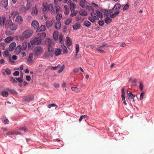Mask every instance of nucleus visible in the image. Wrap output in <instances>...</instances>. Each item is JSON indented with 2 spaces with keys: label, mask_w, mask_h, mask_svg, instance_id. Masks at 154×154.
Returning <instances> with one entry per match:
<instances>
[{
  "label": "nucleus",
  "mask_w": 154,
  "mask_h": 154,
  "mask_svg": "<svg viewBox=\"0 0 154 154\" xmlns=\"http://www.w3.org/2000/svg\"><path fill=\"white\" fill-rule=\"evenodd\" d=\"M31 25L35 29H37L39 27V23L38 22L35 20L32 21V23Z\"/></svg>",
  "instance_id": "10"
},
{
  "label": "nucleus",
  "mask_w": 154,
  "mask_h": 154,
  "mask_svg": "<svg viewBox=\"0 0 154 154\" xmlns=\"http://www.w3.org/2000/svg\"><path fill=\"white\" fill-rule=\"evenodd\" d=\"M10 80L11 82H12L14 84H16L17 83V82L15 79L13 77L11 76L10 78Z\"/></svg>",
  "instance_id": "40"
},
{
  "label": "nucleus",
  "mask_w": 154,
  "mask_h": 154,
  "mask_svg": "<svg viewBox=\"0 0 154 154\" xmlns=\"http://www.w3.org/2000/svg\"><path fill=\"white\" fill-rule=\"evenodd\" d=\"M19 129L22 131H24L25 132H27L28 131L27 128L26 127H20L19 128Z\"/></svg>",
  "instance_id": "43"
},
{
  "label": "nucleus",
  "mask_w": 154,
  "mask_h": 154,
  "mask_svg": "<svg viewBox=\"0 0 154 154\" xmlns=\"http://www.w3.org/2000/svg\"><path fill=\"white\" fill-rule=\"evenodd\" d=\"M27 46V42H24L22 44V46H21V49L22 50H25Z\"/></svg>",
  "instance_id": "17"
},
{
  "label": "nucleus",
  "mask_w": 154,
  "mask_h": 154,
  "mask_svg": "<svg viewBox=\"0 0 154 154\" xmlns=\"http://www.w3.org/2000/svg\"><path fill=\"white\" fill-rule=\"evenodd\" d=\"M9 91L13 95H17V92L13 89H10L9 90Z\"/></svg>",
  "instance_id": "54"
},
{
  "label": "nucleus",
  "mask_w": 154,
  "mask_h": 154,
  "mask_svg": "<svg viewBox=\"0 0 154 154\" xmlns=\"http://www.w3.org/2000/svg\"><path fill=\"white\" fill-rule=\"evenodd\" d=\"M137 79H133L132 82L133 86H136L137 85Z\"/></svg>",
  "instance_id": "48"
},
{
  "label": "nucleus",
  "mask_w": 154,
  "mask_h": 154,
  "mask_svg": "<svg viewBox=\"0 0 154 154\" xmlns=\"http://www.w3.org/2000/svg\"><path fill=\"white\" fill-rule=\"evenodd\" d=\"M66 45L70 46L72 45V40L69 37H67L66 38Z\"/></svg>",
  "instance_id": "16"
},
{
  "label": "nucleus",
  "mask_w": 154,
  "mask_h": 154,
  "mask_svg": "<svg viewBox=\"0 0 154 154\" xmlns=\"http://www.w3.org/2000/svg\"><path fill=\"white\" fill-rule=\"evenodd\" d=\"M58 33L57 31L54 32L53 33V37L56 40H57L58 39Z\"/></svg>",
  "instance_id": "33"
},
{
  "label": "nucleus",
  "mask_w": 154,
  "mask_h": 154,
  "mask_svg": "<svg viewBox=\"0 0 154 154\" xmlns=\"http://www.w3.org/2000/svg\"><path fill=\"white\" fill-rule=\"evenodd\" d=\"M73 11V12H71V13L70 14V17H74L76 16L77 14V13L76 11Z\"/></svg>",
  "instance_id": "53"
},
{
  "label": "nucleus",
  "mask_w": 154,
  "mask_h": 154,
  "mask_svg": "<svg viewBox=\"0 0 154 154\" xmlns=\"http://www.w3.org/2000/svg\"><path fill=\"white\" fill-rule=\"evenodd\" d=\"M96 12L97 13V17L102 18L103 17V15L102 14V13L98 10H97L96 11Z\"/></svg>",
  "instance_id": "22"
},
{
  "label": "nucleus",
  "mask_w": 154,
  "mask_h": 154,
  "mask_svg": "<svg viewBox=\"0 0 154 154\" xmlns=\"http://www.w3.org/2000/svg\"><path fill=\"white\" fill-rule=\"evenodd\" d=\"M63 36L62 35H60L59 38V42L61 43L62 44L63 43Z\"/></svg>",
  "instance_id": "44"
},
{
  "label": "nucleus",
  "mask_w": 154,
  "mask_h": 154,
  "mask_svg": "<svg viewBox=\"0 0 154 154\" xmlns=\"http://www.w3.org/2000/svg\"><path fill=\"white\" fill-rule=\"evenodd\" d=\"M5 71L7 75H9L11 74V70L8 68L5 69Z\"/></svg>",
  "instance_id": "52"
},
{
  "label": "nucleus",
  "mask_w": 154,
  "mask_h": 154,
  "mask_svg": "<svg viewBox=\"0 0 154 154\" xmlns=\"http://www.w3.org/2000/svg\"><path fill=\"white\" fill-rule=\"evenodd\" d=\"M59 7L58 6H56L55 7V9H56L55 11H54V13L55 12L56 14L58 12H59L60 9L59 8Z\"/></svg>",
  "instance_id": "63"
},
{
  "label": "nucleus",
  "mask_w": 154,
  "mask_h": 154,
  "mask_svg": "<svg viewBox=\"0 0 154 154\" xmlns=\"http://www.w3.org/2000/svg\"><path fill=\"white\" fill-rule=\"evenodd\" d=\"M129 8V6L128 3H127L124 6L123 8V10L124 11H125L128 9Z\"/></svg>",
  "instance_id": "50"
},
{
  "label": "nucleus",
  "mask_w": 154,
  "mask_h": 154,
  "mask_svg": "<svg viewBox=\"0 0 154 154\" xmlns=\"http://www.w3.org/2000/svg\"><path fill=\"white\" fill-rule=\"evenodd\" d=\"M79 14L81 16H86L88 15V14L84 10L82 12H80Z\"/></svg>",
  "instance_id": "37"
},
{
  "label": "nucleus",
  "mask_w": 154,
  "mask_h": 154,
  "mask_svg": "<svg viewBox=\"0 0 154 154\" xmlns=\"http://www.w3.org/2000/svg\"><path fill=\"white\" fill-rule=\"evenodd\" d=\"M76 7V5L73 3L70 6V10L71 12L74 11Z\"/></svg>",
  "instance_id": "36"
},
{
  "label": "nucleus",
  "mask_w": 154,
  "mask_h": 154,
  "mask_svg": "<svg viewBox=\"0 0 154 154\" xmlns=\"http://www.w3.org/2000/svg\"><path fill=\"white\" fill-rule=\"evenodd\" d=\"M71 19H67L65 23L66 25H68L71 23Z\"/></svg>",
  "instance_id": "62"
},
{
  "label": "nucleus",
  "mask_w": 154,
  "mask_h": 154,
  "mask_svg": "<svg viewBox=\"0 0 154 154\" xmlns=\"http://www.w3.org/2000/svg\"><path fill=\"white\" fill-rule=\"evenodd\" d=\"M47 107H48V108H50V109L52 107H55V109H56V108L57 107V106L56 104H55L54 103H52V104H50L48 105L47 106Z\"/></svg>",
  "instance_id": "45"
},
{
  "label": "nucleus",
  "mask_w": 154,
  "mask_h": 154,
  "mask_svg": "<svg viewBox=\"0 0 154 154\" xmlns=\"http://www.w3.org/2000/svg\"><path fill=\"white\" fill-rule=\"evenodd\" d=\"M34 100V97L33 95H30L24 97L22 100V103H29Z\"/></svg>",
  "instance_id": "4"
},
{
  "label": "nucleus",
  "mask_w": 154,
  "mask_h": 154,
  "mask_svg": "<svg viewBox=\"0 0 154 154\" xmlns=\"http://www.w3.org/2000/svg\"><path fill=\"white\" fill-rule=\"evenodd\" d=\"M116 10H119L121 8V5L119 4H117L115 6Z\"/></svg>",
  "instance_id": "49"
},
{
  "label": "nucleus",
  "mask_w": 154,
  "mask_h": 154,
  "mask_svg": "<svg viewBox=\"0 0 154 154\" xmlns=\"http://www.w3.org/2000/svg\"><path fill=\"white\" fill-rule=\"evenodd\" d=\"M61 26L60 22H58L56 23L55 24V27L56 29H60Z\"/></svg>",
  "instance_id": "27"
},
{
  "label": "nucleus",
  "mask_w": 154,
  "mask_h": 154,
  "mask_svg": "<svg viewBox=\"0 0 154 154\" xmlns=\"http://www.w3.org/2000/svg\"><path fill=\"white\" fill-rule=\"evenodd\" d=\"M128 98V99L133 102H135V100H134V97H135L134 94L131 92L129 93L127 92Z\"/></svg>",
  "instance_id": "8"
},
{
  "label": "nucleus",
  "mask_w": 154,
  "mask_h": 154,
  "mask_svg": "<svg viewBox=\"0 0 154 154\" xmlns=\"http://www.w3.org/2000/svg\"><path fill=\"white\" fill-rule=\"evenodd\" d=\"M48 10L51 12L53 13L54 11L53 5L52 4H50L48 5Z\"/></svg>",
  "instance_id": "18"
},
{
  "label": "nucleus",
  "mask_w": 154,
  "mask_h": 154,
  "mask_svg": "<svg viewBox=\"0 0 154 154\" xmlns=\"http://www.w3.org/2000/svg\"><path fill=\"white\" fill-rule=\"evenodd\" d=\"M61 53V50L58 48H57L56 50L54 52L55 55L57 56L60 55Z\"/></svg>",
  "instance_id": "29"
},
{
  "label": "nucleus",
  "mask_w": 154,
  "mask_h": 154,
  "mask_svg": "<svg viewBox=\"0 0 154 154\" xmlns=\"http://www.w3.org/2000/svg\"><path fill=\"white\" fill-rule=\"evenodd\" d=\"M97 50L101 53L104 54L105 53V51L103 50H102L100 49H97Z\"/></svg>",
  "instance_id": "64"
},
{
  "label": "nucleus",
  "mask_w": 154,
  "mask_h": 154,
  "mask_svg": "<svg viewBox=\"0 0 154 154\" xmlns=\"http://www.w3.org/2000/svg\"><path fill=\"white\" fill-rule=\"evenodd\" d=\"M30 8V7L29 6L27 7V8L25 7L24 5H21L20 7V9L22 12L25 13L27 10H29Z\"/></svg>",
  "instance_id": "14"
},
{
  "label": "nucleus",
  "mask_w": 154,
  "mask_h": 154,
  "mask_svg": "<svg viewBox=\"0 0 154 154\" xmlns=\"http://www.w3.org/2000/svg\"><path fill=\"white\" fill-rule=\"evenodd\" d=\"M98 24L100 26H102L104 24V22L103 20H100L99 21Z\"/></svg>",
  "instance_id": "60"
},
{
  "label": "nucleus",
  "mask_w": 154,
  "mask_h": 154,
  "mask_svg": "<svg viewBox=\"0 0 154 154\" xmlns=\"http://www.w3.org/2000/svg\"><path fill=\"white\" fill-rule=\"evenodd\" d=\"M19 74L20 72L18 71H15L13 74V75L14 76H18L19 75Z\"/></svg>",
  "instance_id": "58"
},
{
  "label": "nucleus",
  "mask_w": 154,
  "mask_h": 154,
  "mask_svg": "<svg viewBox=\"0 0 154 154\" xmlns=\"http://www.w3.org/2000/svg\"><path fill=\"white\" fill-rule=\"evenodd\" d=\"M105 22L106 24H108L110 23L112 21L111 19L109 17H106L104 19Z\"/></svg>",
  "instance_id": "24"
},
{
  "label": "nucleus",
  "mask_w": 154,
  "mask_h": 154,
  "mask_svg": "<svg viewBox=\"0 0 154 154\" xmlns=\"http://www.w3.org/2000/svg\"><path fill=\"white\" fill-rule=\"evenodd\" d=\"M15 79L19 83H21L23 82V79L21 78H15Z\"/></svg>",
  "instance_id": "55"
},
{
  "label": "nucleus",
  "mask_w": 154,
  "mask_h": 154,
  "mask_svg": "<svg viewBox=\"0 0 154 154\" xmlns=\"http://www.w3.org/2000/svg\"><path fill=\"white\" fill-rule=\"evenodd\" d=\"M60 68L58 70V72L59 73H60L63 70L65 67V66L63 65H62L61 66H60Z\"/></svg>",
  "instance_id": "51"
},
{
  "label": "nucleus",
  "mask_w": 154,
  "mask_h": 154,
  "mask_svg": "<svg viewBox=\"0 0 154 154\" xmlns=\"http://www.w3.org/2000/svg\"><path fill=\"white\" fill-rule=\"evenodd\" d=\"M75 50L76 53H78L79 51V46L78 44H76L75 45Z\"/></svg>",
  "instance_id": "59"
},
{
  "label": "nucleus",
  "mask_w": 154,
  "mask_h": 154,
  "mask_svg": "<svg viewBox=\"0 0 154 154\" xmlns=\"http://www.w3.org/2000/svg\"><path fill=\"white\" fill-rule=\"evenodd\" d=\"M84 25L86 27H88L90 26L91 23L88 20H85L84 22Z\"/></svg>",
  "instance_id": "34"
},
{
  "label": "nucleus",
  "mask_w": 154,
  "mask_h": 154,
  "mask_svg": "<svg viewBox=\"0 0 154 154\" xmlns=\"http://www.w3.org/2000/svg\"><path fill=\"white\" fill-rule=\"evenodd\" d=\"M16 46V43L14 42H12L9 45V50L10 51H13Z\"/></svg>",
  "instance_id": "12"
},
{
  "label": "nucleus",
  "mask_w": 154,
  "mask_h": 154,
  "mask_svg": "<svg viewBox=\"0 0 154 154\" xmlns=\"http://www.w3.org/2000/svg\"><path fill=\"white\" fill-rule=\"evenodd\" d=\"M48 9V5L43 4L42 8V11L43 12V13H46Z\"/></svg>",
  "instance_id": "28"
},
{
  "label": "nucleus",
  "mask_w": 154,
  "mask_h": 154,
  "mask_svg": "<svg viewBox=\"0 0 154 154\" xmlns=\"http://www.w3.org/2000/svg\"><path fill=\"white\" fill-rule=\"evenodd\" d=\"M43 51V49L40 46L35 47L33 50L34 55L37 57L40 55Z\"/></svg>",
  "instance_id": "3"
},
{
  "label": "nucleus",
  "mask_w": 154,
  "mask_h": 154,
  "mask_svg": "<svg viewBox=\"0 0 154 154\" xmlns=\"http://www.w3.org/2000/svg\"><path fill=\"white\" fill-rule=\"evenodd\" d=\"M2 94L3 97H6L8 96V93L7 91H2Z\"/></svg>",
  "instance_id": "42"
},
{
  "label": "nucleus",
  "mask_w": 154,
  "mask_h": 154,
  "mask_svg": "<svg viewBox=\"0 0 154 154\" xmlns=\"http://www.w3.org/2000/svg\"><path fill=\"white\" fill-rule=\"evenodd\" d=\"M3 54L4 57H8L9 55L8 50L7 49H6L4 51Z\"/></svg>",
  "instance_id": "39"
},
{
  "label": "nucleus",
  "mask_w": 154,
  "mask_h": 154,
  "mask_svg": "<svg viewBox=\"0 0 154 154\" xmlns=\"http://www.w3.org/2000/svg\"><path fill=\"white\" fill-rule=\"evenodd\" d=\"M31 44L32 45H40L41 43V40L40 38L39 37L34 38L31 42Z\"/></svg>",
  "instance_id": "6"
},
{
  "label": "nucleus",
  "mask_w": 154,
  "mask_h": 154,
  "mask_svg": "<svg viewBox=\"0 0 154 154\" xmlns=\"http://www.w3.org/2000/svg\"><path fill=\"white\" fill-rule=\"evenodd\" d=\"M33 55L34 54H32L30 53L29 54L28 58L27 59V61L28 63H31L32 62V58Z\"/></svg>",
  "instance_id": "15"
},
{
  "label": "nucleus",
  "mask_w": 154,
  "mask_h": 154,
  "mask_svg": "<svg viewBox=\"0 0 154 154\" xmlns=\"http://www.w3.org/2000/svg\"><path fill=\"white\" fill-rule=\"evenodd\" d=\"M6 21L5 17H3L0 18V24L1 26L4 25Z\"/></svg>",
  "instance_id": "26"
},
{
  "label": "nucleus",
  "mask_w": 154,
  "mask_h": 154,
  "mask_svg": "<svg viewBox=\"0 0 154 154\" xmlns=\"http://www.w3.org/2000/svg\"><path fill=\"white\" fill-rule=\"evenodd\" d=\"M62 17V16L60 14H58L57 15L56 17V20L58 22H60V20L61 18Z\"/></svg>",
  "instance_id": "41"
},
{
  "label": "nucleus",
  "mask_w": 154,
  "mask_h": 154,
  "mask_svg": "<svg viewBox=\"0 0 154 154\" xmlns=\"http://www.w3.org/2000/svg\"><path fill=\"white\" fill-rule=\"evenodd\" d=\"M16 21L18 23H21L23 21L22 17L19 16H17L16 19Z\"/></svg>",
  "instance_id": "20"
},
{
  "label": "nucleus",
  "mask_w": 154,
  "mask_h": 154,
  "mask_svg": "<svg viewBox=\"0 0 154 154\" xmlns=\"http://www.w3.org/2000/svg\"><path fill=\"white\" fill-rule=\"evenodd\" d=\"M119 11H117L115 12L114 13L110 14L109 15V17L112 18H114L115 17L118 15L119 14Z\"/></svg>",
  "instance_id": "21"
},
{
  "label": "nucleus",
  "mask_w": 154,
  "mask_h": 154,
  "mask_svg": "<svg viewBox=\"0 0 154 154\" xmlns=\"http://www.w3.org/2000/svg\"><path fill=\"white\" fill-rule=\"evenodd\" d=\"M33 32L32 31L27 30L24 31L21 36H18L17 37V39L23 41L25 39L28 38L30 37Z\"/></svg>",
  "instance_id": "1"
},
{
  "label": "nucleus",
  "mask_w": 154,
  "mask_h": 154,
  "mask_svg": "<svg viewBox=\"0 0 154 154\" xmlns=\"http://www.w3.org/2000/svg\"><path fill=\"white\" fill-rule=\"evenodd\" d=\"M48 56L52 57L54 54V48L49 44L48 46Z\"/></svg>",
  "instance_id": "7"
},
{
  "label": "nucleus",
  "mask_w": 154,
  "mask_h": 154,
  "mask_svg": "<svg viewBox=\"0 0 154 154\" xmlns=\"http://www.w3.org/2000/svg\"><path fill=\"white\" fill-rule=\"evenodd\" d=\"M8 5V0H2L1 1V5L0 6L6 8Z\"/></svg>",
  "instance_id": "13"
},
{
  "label": "nucleus",
  "mask_w": 154,
  "mask_h": 154,
  "mask_svg": "<svg viewBox=\"0 0 154 154\" xmlns=\"http://www.w3.org/2000/svg\"><path fill=\"white\" fill-rule=\"evenodd\" d=\"M91 17L89 16L88 19L91 22L94 23L95 21V20H98L99 18L97 17L96 14L94 13V11L91 13Z\"/></svg>",
  "instance_id": "5"
},
{
  "label": "nucleus",
  "mask_w": 154,
  "mask_h": 154,
  "mask_svg": "<svg viewBox=\"0 0 154 154\" xmlns=\"http://www.w3.org/2000/svg\"><path fill=\"white\" fill-rule=\"evenodd\" d=\"M18 14V13L17 11H14L11 14V15L9 16L11 18H14L16 15H17Z\"/></svg>",
  "instance_id": "19"
},
{
  "label": "nucleus",
  "mask_w": 154,
  "mask_h": 154,
  "mask_svg": "<svg viewBox=\"0 0 154 154\" xmlns=\"http://www.w3.org/2000/svg\"><path fill=\"white\" fill-rule=\"evenodd\" d=\"M13 40V38L9 36L7 37L5 39V42L6 43H9L11 41H12Z\"/></svg>",
  "instance_id": "31"
},
{
  "label": "nucleus",
  "mask_w": 154,
  "mask_h": 154,
  "mask_svg": "<svg viewBox=\"0 0 154 154\" xmlns=\"http://www.w3.org/2000/svg\"><path fill=\"white\" fill-rule=\"evenodd\" d=\"M32 14L35 15H36L38 13V10L36 8L32 9Z\"/></svg>",
  "instance_id": "47"
},
{
  "label": "nucleus",
  "mask_w": 154,
  "mask_h": 154,
  "mask_svg": "<svg viewBox=\"0 0 154 154\" xmlns=\"http://www.w3.org/2000/svg\"><path fill=\"white\" fill-rule=\"evenodd\" d=\"M86 9L88 11H91V12L94 11V8L91 6L87 5Z\"/></svg>",
  "instance_id": "38"
},
{
  "label": "nucleus",
  "mask_w": 154,
  "mask_h": 154,
  "mask_svg": "<svg viewBox=\"0 0 154 154\" xmlns=\"http://www.w3.org/2000/svg\"><path fill=\"white\" fill-rule=\"evenodd\" d=\"M21 50H22L21 49V45H19L17 46L15 50V54L17 55H18Z\"/></svg>",
  "instance_id": "11"
},
{
  "label": "nucleus",
  "mask_w": 154,
  "mask_h": 154,
  "mask_svg": "<svg viewBox=\"0 0 154 154\" xmlns=\"http://www.w3.org/2000/svg\"><path fill=\"white\" fill-rule=\"evenodd\" d=\"M80 23H76L73 26V29L74 30L78 29L80 28Z\"/></svg>",
  "instance_id": "23"
},
{
  "label": "nucleus",
  "mask_w": 154,
  "mask_h": 154,
  "mask_svg": "<svg viewBox=\"0 0 154 154\" xmlns=\"http://www.w3.org/2000/svg\"><path fill=\"white\" fill-rule=\"evenodd\" d=\"M46 25L48 28L51 27L52 25L51 22L49 21H48L46 23Z\"/></svg>",
  "instance_id": "56"
},
{
  "label": "nucleus",
  "mask_w": 154,
  "mask_h": 154,
  "mask_svg": "<svg viewBox=\"0 0 154 154\" xmlns=\"http://www.w3.org/2000/svg\"><path fill=\"white\" fill-rule=\"evenodd\" d=\"M121 97L122 98V100L123 102V103L126 106L127 104L126 102L125 98V92L124 88H123L121 89Z\"/></svg>",
  "instance_id": "9"
},
{
  "label": "nucleus",
  "mask_w": 154,
  "mask_h": 154,
  "mask_svg": "<svg viewBox=\"0 0 154 154\" xmlns=\"http://www.w3.org/2000/svg\"><path fill=\"white\" fill-rule=\"evenodd\" d=\"M71 89L72 91H75L76 92H78L79 91V88L77 87H71Z\"/></svg>",
  "instance_id": "46"
},
{
  "label": "nucleus",
  "mask_w": 154,
  "mask_h": 154,
  "mask_svg": "<svg viewBox=\"0 0 154 154\" xmlns=\"http://www.w3.org/2000/svg\"><path fill=\"white\" fill-rule=\"evenodd\" d=\"M145 92L144 91H143L141 93L140 97V100H142L143 99V96Z\"/></svg>",
  "instance_id": "57"
},
{
  "label": "nucleus",
  "mask_w": 154,
  "mask_h": 154,
  "mask_svg": "<svg viewBox=\"0 0 154 154\" xmlns=\"http://www.w3.org/2000/svg\"><path fill=\"white\" fill-rule=\"evenodd\" d=\"M5 26L6 28L10 29L12 31L16 30L17 28V25L13 23L11 20H8L6 21Z\"/></svg>",
  "instance_id": "2"
},
{
  "label": "nucleus",
  "mask_w": 154,
  "mask_h": 154,
  "mask_svg": "<svg viewBox=\"0 0 154 154\" xmlns=\"http://www.w3.org/2000/svg\"><path fill=\"white\" fill-rule=\"evenodd\" d=\"M46 34L44 32H42L40 34V36L42 38H44L46 36Z\"/></svg>",
  "instance_id": "61"
},
{
  "label": "nucleus",
  "mask_w": 154,
  "mask_h": 154,
  "mask_svg": "<svg viewBox=\"0 0 154 154\" xmlns=\"http://www.w3.org/2000/svg\"><path fill=\"white\" fill-rule=\"evenodd\" d=\"M86 1L85 0H81L80 2V5L81 7L84 8L85 7Z\"/></svg>",
  "instance_id": "25"
},
{
  "label": "nucleus",
  "mask_w": 154,
  "mask_h": 154,
  "mask_svg": "<svg viewBox=\"0 0 154 154\" xmlns=\"http://www.w3.org/2000/svg\"><path fill=\"white\" fill-rule=\"evenodd\" d=\"M143 84L142 81H140L139 82V89L140 91H142L143 88Z\"/></svg>",
  "instance_id": "35"
},
{
  "label": "nucleus",
  "mask_w": 154,
  "mask_h": 154,
  "mask_svg": "<svg viewBox=\"0 0 154 154\" xmlns=\"http://www.w3.org/2000/svg\"><path fill=\"white\" fill-rule=\"evenodd\" d=\"M46 29L45 26L44 25H42L40 27L38 30V32H43L45 31Z\"/></svg>",
  "instance_id": "30"
},
{
  "label": "nucleus",
  "mask_w": 154,
  "mask_h": 154,
  "mask_svg": "<svg viewBox=\"0 0 154 154\" xmlns=\"http://www.w3.org/2000/svg\"><path fill=\"white\" fill-rule=\"evenodd\" d=\"M61 47L63 49V53L65 54L67 53L68 50L65 45L64 44H62L61 45Z\"/></svg>",
  "instance_id": "32"
}]
</instances>
